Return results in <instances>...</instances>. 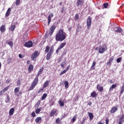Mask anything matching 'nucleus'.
Wrapping results in <instances>:
<instances>
[{"label": "nucleus", "instance_id": "7ed1b4c3", "mask_svg": "<svg viewBox=\"0 0 124 124\" xmlns=\"http://www.w3.org/2000/svg\"><path fill=\"white\" fill-rule=\"evenodd\" d=\"M39 56V53H38V51H35L32 55L31 57V59L32 61H33V62H35L36 58H37V56Z\"/></svg>", "mask_w": 124, "mask_h": 124}, {"label": "nucleus", "instance_id": "f704fd0d", "mask_svg": "<svg viewBox=\"0 0 124 124\" xmlns=\"http://www.w3.org/2000/svg\"><path fill=\"white\" fill-rule=\"evenodd\" d=\"M43 67L41 68L38 73H39V74H42V72H43Z\"/></svg>", "mask_w": 124, "mask_h": 124}, {"label": "nucleus", "instance_id": "c9c22d12", "mask_svg": "<svg viewBox=\"0 0 124 124\" xmlns=\"http://www.w3.org/2000/svg\"><path fill=\"white\" fill-rule=\"evenodd\" d=\"M76 118H77V115H76L72 119V122L74 123L76 121Z\"/></svg>", "mask_w": 124, "mask_h": 124}, {"label": "nucleus", "instance_id": "9d476101", "mask_svg": "<svg viewBox=\"0 0 124 124\" xmlns=\"http://www.w3.org/2000/svg\"><path fill=\"white\" fill-rule=\"evenodd\" d=\"M117 111H118V107H114L111 108L110 112V113L113 114V113H115V112H117Z\"/></svg>", "mask_w": 124, "mask_h": 124}, {"label": "nucleus", "instance_id": "6e6d98bb", "mask_svg": "<svg viewBox=\"0 0 124 124\" xmlns=\"http://www.w3.org/2000/svg\"><path fill=\"white\" fill-rule=\"evenodd\" d=\"M21 85V82L20 81V80H18L17 81V86H20Z\"/></svg>", "mask_w": 124, "mask_h": 124}, {"label": "nucleus", "instance_id": "f3484780", "mask_svg": "<svg viewBox=\"0 0 124 124\" xmlns=\"http://www.w3.org/2000/svg\"><path fill=\"white\" fill-rule=\"evenodd\" d=\"M88 114H89L90 120V121H92V120H93V113H91V112H88Z\"/></svg>", "mask_w": 124, "mask_h": 124}, {"label": "nucleus", "instance_id": "39448f33", "mask_svg": "<svg viewBox=\"0 0 124 124\" xmlns=\"http://www.w3.org/2000/svg\"><path fill=\"white\" fill-rule=\"evenodd\" d=\"M87 26L88 29L89 30L91 26H92V18H91V16H88L87 19Z\"/></svg>", "mask_w": 124, "mask_h": 124}, {"label": "nucleus", "instance_id": "603ef678", "mask_svg": "<svg viewBox=\"0 0 124 124\" xmlns=\"http://www.w3.org/2000/svg\"><path fill=\"white\" fill-rule=\"evenodd\" d=\"M106 124H109V119H106Z\"/></svg>", "mask_w": 124, "mask_h": 124}, {"label": "nucleus", "instance_id": "423d86ee", "mask_svg": "<svg viewBox=\"0 0 124 124\" xmlns=\"http://www.w3.org/2000/svg\"><path fill=\"white\" fill-rule=\"evenodd\" d=\"M85 2V0H78L77 1V6H83Z\"/></svg>", "mask_w": 124, "mask_h": 124}, {"label": "nucleus", "instance_id": "49530a36", "mask_svg": "<svg viewBox=\"0 0 124 124\" xmlns=\"http://www.w3.org/2000/svg\"><path fill=\"white\" fill-rule=\"evenodd\" d=\"M123 123H124V120L120 119L119 122V124H122Z\"/></svg>", "mask_w": 124, "mask_h": 124}, {"label": "nucleus", "instance_id": "0eeeda50", "mask_svg": "<svg viewBox=\"0 0 124 124\" xmlns=\"http://www.w3.org/2000/svg\"><path fill=\"white\" fill-rule=\"evenodd\" d=\"M25 47H32V42L31 41H29L27 43H26L25 44Z\"/></svg>", "mask_w": 124, "mask_h": 124}, {"label": "nucleus", "instance_id": "e433bc0d", "mask_svg": "<svg viewBox=\"0 0 124 124\" xmlns=\"http://www.w3.org/2000/svg\"><path fill=\"white\" fill-rule=\"evenodd\" d=\"M108 5H109L107 3H105L103 4V6H104V8H107V7H108Z\"/></svg>", "mask_w": 124, "mask_h": 124}, {"label": "nucleus", "instance_id": "a19ab883", "mask_svg": "<svg viewBox=\"0 0 124 124\" xmlns=\"http://www.w3.org/2000/svg\"><path fill=\"white\" fill-rule=\"evenodd\" d=\"M7 64H9L10 63V62H11V58H8L7 60Z\"/></svg>", "mask_w": 124, "mask_h": 124}, {"label": "nucleus", "instance_id": "69168bd1", "mask_svg": "<svg viewBox=\"0 0 124 124\" xmlns=\"http://www.w3.org/2000/svg\"><path fill=\"white\" fill-rule=\"evenodd\" d=\"M107 64H108V65L109 64V65L111 64V62H110L109 60V61L108 62Z\"/></svg>", "mask_w": 124, "mask_h": 124}, {"label": "nucleus", "instance_id": "c85d7f7f", "mask_svg": "<svg viewBox=\"0 0 124 124\" xmlns=\"http://www.w3.org/2000/svg\"><path fill=\"white\" fill-rule=\"evenodd\" d=\"M46 97H47V94L44 93L42 97V98H41L42 100H44V99H45Z\"/></svg>", "mask_w": 124, "mask_h": 124}, {"label": "nucleus", "instance_id": "a211bd4d", "mask_svg": "<svg viewBox=\"0 0 124 124\" xmlns=\"http://www.w3.org/2000/svg\"><path fill=\"white\" fill-rule=\"evenodd\" d=\"M14 108H12L10 109V111H9V115L10 116H12V115H13V114H14Z\"/></svg>", "mask_w": 124, "mask_h": 124}, {"label": "nucleus", "instance_id": "4d7b16f0", "mask_svg": "<svg viewBox=\"0 0 124 124\" xmlns=\"http://www.w3.org/2000/svg\"><path fill=\"white\" fill-rule=\"evenodd\" d=\"M18 56L20 59H23V58H24V56H22L21 54H19Z\"/></svg>", "mask_w": 124, "mask_h": 124}, {"label": "nucleus", "instance_id": "09e8293b", "mask_svg": "<svg viewBox=\"0 0 124 124\" xmlns=\"http://www.w3.org/2000/svg\"><path fill=\"white\" fill-rule=\"evenodd\" d=\"M31 116H32L33 117H35V116H36V115H35V112H32Z\"/></svg>", "mask_w": 124, "mask_h": 124}, {"label": "nucleus", "instance_id": "473e14b6", "mask_svg": "<svg viewBox=\"0 0 124 124\" xmlns=\"http://www.w3.org/2000/svg\"><path fill=\"white\" fill-rule=\"evenodd\" d=\"M39 121H41V117H37L36 119H35V122L36 123H39Z\"/></svg>", "mask_w": 124, "mask_h": 124}, {"label": "nucleus", "instance_id": "2f4dec72", "mask_svg": "<svg viewBox=\"0 0 124 124\" xmlns=\"http://www.w3.org/2000/svg\"><path fill=\"white\" fill-rule=\"evenodd\" d=\"M78 19H79V15L78 14H77L75 15V21H77L78 20Z\"/></svg>", "mask_w": 124, "mask_h": 124}, {"label": "nucleus", "instance_id": "052dcab7", "mask_svg": "<svg viewBox=\"0 0 124 124\" xmlns=\"http://www.w3.org/2000/svg\"><path fill=\"white\" fill-rule=\"evenodd\" d=\"M39 75H40V74H39V73H38L37 76H36V78H38V77H39Z\"/></svg>", "mask_w": 124, "mask_h": 124}, {"label": "nucleus", "instance_id": "cd10ccee", "mask_svg": "<svg viewBox=\"0 0 124 124\" xmlns=\"http://www.w3.org/2000/svg\"><path fill=\"white\" fill-rule=\"evenodd\" d=\"M66 63L65 62H63L61 63V65L62 68H64V65H65Z\"/></svg>", "mask_w": 124, "mask_h": 124}, {"label": "nucleus", "instance_id": "c756f323", "mask_svg": "<svg viewBox=\"0 0 124 124\" xmlns=\"http://www.w3.org/2000/svg\"><path fill=\"white\" fill-rule=\"evenodd\" d=\"M64 84H65V89H67L68 88V85H69L68 81H65L64 82Z\"/></svg>", "mask_w": 124, "mask_h": 124}, {"label": "nucleus", "instance_id": "1a4fd4ad", "mask_svg": "<svg viewBox=\"0 0 124 124\" xmlns=\"http://www.w3.org/2000/svg\"><path fill=\"white\" fill-rule=\"evenodd\" d=\"M54 17V15L53 14H50L48 17H47V20H48V23L47 25L49 26L50 25V23H51V18H53Z\"/></svg>", "mask_w": 124, "mask_h": 124}, {"label": "nucleus", "instance_id": "58836bf2", "mask_svg": "<svg viewBox=\"0 0 124 124\" xmlns=\"http://www.w3.org/2000/svg\"><path fill=\"white\" fill-rule=\"evenodd\" d=\"M10 100V98L9 97V96H7V100L5 101V102L7 103V102H9V101Z\"/></svg>", "mask_w": 124, "mask_h": 124}, {"label": "nucleus", "instance_id": "5fc2aeb1", "mask_svg": "<svg viewBox=\"0 0 124 124\" xmlns=\"http://www.w3.org/2000/svg\"><path fill=\"white\" fill-rule=\"evenodd\" d=\"M56 124H58V123H60V118H57L56 122Z\"/></svg>", "mask_w": 124, "mask_h": 124}, {"label": "nucleus", "instance_id": "de8ad7c7", "mask_svg": "<svg viewBox=\"0 0 124 124\" xmlns=\"http://www.w3.org/2000/svg\"><path fill=\"white\" fill-rule=\"evenodd\" d=\"M50 59H51V56H50L49 55H47L46 56V60H47V61H49V60H50Z\"/></svg>", "mask_w": 124, "mask_h": 124}, {"label": "nucleus", "instance_id": "8fccbe9b", "mask_svg": "<svg viewBox=\"0 0 124 124\" xmlns=\"http://www.w3.org/2000/svg\"><path fill=\"white\" fill-rule=\"evenodd\" d=\"M111 87L113 88V89H115V88H116V87H117V85H116V84H113V85L111 86Z\"/></svg>", "mask_w": 124, "mask_h": 124}, {"label": "nucleus", "instance_id": "393cba45", "mask_svg": "<svg viewBox=\"0 0 124 124\" xmlns=\"http://www.w3.org/2000/svg\"><path fill=\"white\" fill-rule=\"evenodd\" d=\"M58 103L60 104V106H62V107H63V106H64V103L62 101V100H59Z\"/></svg>", "mask_w": 124, "mask_h": 124}, {"label": "nucleus", "instance_id": "bb28decb", "mask_svg": "<svg viewBox=\"0 0 124 124\" xmlns=\"http://www.w3.org/2000/svg\"><path fill=\"white\" fill-rule=\"evenodd\" d=\"M41 110H42V108H39L36 109L35 110L36 114H39V112H40Z\"/></svg>", "mask_w": 124, "mask_h": 124}, {"label": "nucleus", "instance_id": "0e129e2a", "mask_svg": "<svg viewBox=\"0 0 124 124\" xmlns=\"http://www.w3.org/2000/svg\"><path fill=\"white\" fill-rule=\"evenodd\" d=\"M43 91V89H41L40 90H39V91H38V93H41V92H42Z\"/></svg>", "mask_w": 124, "mask_h": 124}, {"label": "nucleus", "instance_id": "412c9836", "mask_svg": "<svg viewBox=\"0 0 124 124\" xmlns=\"http://www.w3.org/2000/svg\"><path fill=\"white\" fill-rule=\"evenodd\" d=\"M121 89V91H120V94H123L124 93V84L120 88Z\"/></svg>", "mask_w": 124, "mask_h": 124}, {"label": "nucleus", "instance_id": "e2e57ef3", "mask_svg": "<svg viewBox=\"0 0 124 124\" xmlns=\"http://www.w3.org/2000/svg\"><path fill=\"white\" fill-rule=\"evenodd\" d=\"M92 102H89L88 103V105H89V106H91V105H92Z\"/></svg>", "mask_w": 124, "mask_h": 124}, {"label": "nucleus", "instance_id": "dca6fc26", "mask_svg": "<svg viewBox=\"0 0 124 124\" xmlns=\"http://www.w3.org/2000/svg\"><path fill=\"white\" fill-rule=\"evenodd\" d=\"M49 83L50 81L46 80L44 84L43 88H47V86H49Z\"/></svg>", "mask_w": 124, "mask_h": 124}, {"label": "nucleus", "instance_id": "4be33fe9", "mask_svg": "<svg viewBox=\"0 0 124 124\" xmlns=\"http://www.w3.org/2000/svg\"><path fill=\"white\" fill-rule=\"evenodd\" d=\"M65 44H66L65 43H62L60 46H59V47H58L59 49H62V48H63L64 46H65Z\"/></svg>", "mask_w": 124, "mask_h": 124}, {"label": "nucleus", "instance_id": "6ab92c4d", "mask_svg": "<svg viewBox=\"0 0 124 124\" xmlns=\"http://www.w3.org/2000/svg\"><path fill=\"white\" fill-rule=\"evenodd\" d=\"M5 30H6L5 26L4 25H2L0 28V31H5Z\"/></svg>", "mask_w": 124, "mask_h": 124}, {"label": "nucleus", "instance_id": "2eb2a0df", "mask_svg": "<svg viewBox=\"0 0 124 124\" xmlns=\"http://www.w3.org/2000/svg\"><path fill=\"white\" fill-rule=\"evenodd\" d=\"M8 89H9V86H7L6 87L4 88L3 90H2L0 93H4L6 91L8 90Z\"/></svg>", "mask_w": 124, "mask_h": 124}, {"label": "nucleus", "instance_id": "a18cd8bd", "mask_svg": "<svg viewBox=\"0 0 124 124\" xmlns=\"http://www.w3.org/2000/svg\"><path fill=\"white\" fill-rule=\"evenodd\" d=\"M66 70H63V71H62V72H61V73L60 74V76L61 75H62V74H64V73H66Z\"/></svg>", "mask_w": 124, "mask_h": 124}, {"label": "nucleus", "instance_id": "338daca9", "mask_svg": "<svg viewBox=\"0 0 124 124\" xmlns=\"http://www.w3.org/2000/svg\"><path fill=\"white\" fill-rule=\"evenodd\" d=\"M60 50H61V49H59V47H58V49L56 50V53H58Z\"/></svg>", "mask_w": 124, "mask_h": 124}, {"label": "nucleus", "instance_id": "bf43d9fd", "mask_svg": "<svg viewBox=\"0 0 124 124\" xmlns=\"http://www.w3.org/2000/svg\"><path fill=\"white\" fill-rule=\"evenodd\" d=\"M114 60V59L113 58H110V59H109V62H113V60Z\"/></svg>", "mask_w": 124, "mask_h": 124}, {"label": "nucleus", "instance_id": "ea45409f", "mask_svg": "<svg viewBox=\"0 0 124 124\" xmlns=\"http://www.w3.org/2000/svg\"><path fill=\"white\" fill-rule=\"evenodd\" d=\"M49 50H50V47H49V46H46L45 50V52L46 53H48V52H49Z\"/></svg>", "mask_w": 124, "mask_h": 124}, {"label": "nucleus", "instance_id": "7c9ffc66", "mask_svg": "<svg viewBox=\"0 0 124 124\" xmlns=\"http://www.w3.org/2000/svg\"><path fill=\"white\" fill-rule=\"evenodd\" d=\"M20 1H21L20 0H16V6H18V5H20Z\"/></svg>", "mask_w": 124, "mask_h": 124}, {"label": "nucleus", "instance_id": "13d9d810", "mask_svg": "<svg viewBox=\"0 0 124 124\" xmlns=\"http://www.w3.org/2000/svg\"><path fill=\"white\" fill-rule=\"evenodd\" d=\"M124 115H123L121 116L120 119H121V120H124Z\"/></svg>", "mask_w": 124, "mask_h": 124}, {"label": "nucleus", "instance_id": "ddd939ff", "mask_svg": "<svg viewBox=\"0 0 124 124\" xmlns=\"http://www.w3.org/2000/svg\"><path fill=\"white\" fill-rule=\"evenodd\" d=\"M10 12H11V9L10 8H9L5 14L6 17H8V16H9V15H10Z\"/></svg>", "mask_w": 124, "mask_h": 124}, {"label": "nucleus", "instance_id": "72a5a7b5", "mask_svg": "<svg viewBox=\"0 0 124 124\" xmlns=\"http://www.w3.org/2000/svg\"><path fill=\"white\" fill-rule=\"evenodd\" d=\"M19 91H20L19 88L17 87V88H15V93H18L19 92Z\"/></svg>", "mask_w": 124, "mask_h": 124}, {"label": "nucleus", "instance_id": "774afa93", "mask_svg": "<svg viewBox=\"0 0 124 124\" xmlns=\"http://www.w3.org/2000/svg\"><path fill=\"white\" fill-rule=\"evenodd\" d=\"M113 88H112L111 87L109 88V92H110V91H113Z\"/></svg>", "mask_w": 124, "mask_h": 124}, {"label": "nucleus", "instance_id": "4468645a", "mask_svg": "<svg viewBox=\"0 0 124 124\" xmlns=\"http://www.w3.org/2000/svg\"><path fill=\"white\" fill-rule=\"evenodd\" d=\"M57 110L56 109H53L50 114L51 117H54L55 116V114H56Z\"/></svg>", "mask_w": 124, "mask_h": 124}, {"label": "nucleus", "instance_id": "3c124183", "mask_svg": "<svg viewBox=\"0 0 124 124\" xmlns=\"http://www.w3.org/2000/svg\"><path fill=\"white\" fill-rule=\"evenodd\" d=\"M40 105V101H38L37 103V107H39V105Z\"/></svg>", "mask_w": 124, "mask_h": 124}, {"label": "nucleus", "instance_id": "9b49d317", "mask_svg": "<svg viewBox=\"0 0 124 124\" xmlns=\"http://www.w3.org/2000/svg\"><path fill=\"white\" fill-rule=\"evenodd\" d=\"M53 31H47L46 33L45 38H47L48 36H51L53 34Z\"/></svg>", "mask_w": 124, "mask_h": 124}, {"label": "nucleus", "instance_id": "6e6552de", "mask_svg": "<svg viewBox=\"0 0 124 124\" xmlns=\"http://www.w3.org/2000/svg\"><path fill=\"white\" fill-rule=\"evenodd\" d=\"M104 52H105V47L100 46L99 47V53H100V54H103Z\"/></svg>", "mask_w": 124, "mask_h": 124}, {"label": "nucleus", "instance_id": "680f3d73", "mask_svg": "<svg viewBox=\"0 0 124 124\" xmlns=\"http://www.w3.org/2000/svg\"><path fill=\"white\" fill-rule=\"evenodd\" d=\"M85 120H86V119H83V121H82V122H81V124H85Z\"/></svg>", "mask_w": 124, "mask_h": 124}, {"label": "nucleus", "instance_id": "a878e982", "mask_svg": "<svg viewBox=\"0 0 124 124\" xmlns=\"http://www.w3.org/2000/svg\"><path fill=\"white\" fill-rule=\"evenodd\" d=\"M91 96L92 97H96V92H93L91 93Z\"/></svg>", "mask_w": 124, "mask_h": 124}, {"label": "nucleus", "instance_id": "5701e85b", "mask_svg": "<svg viewBox=\"0 0 124 124\" xmlns=\"http://www.w3.org/2000/svg\"><path fill=\"white\" fill-rule=\"evenodd\" d=\"M33 69V66L32 65H30L28 67L29 72H31V71H32Z\"/></svg>", "mask_w": 124, "mask_h": 124}, {"label": "nucleus", "instance_id": "864d4df0", "mask_svg": "<svg viewBox=\"0 0 124 124\" xmlns=\"http://www.w3.org/2000/svg\"><path fill=\"white\" fill-rule=\"evenodd\" d=\"M10 79H7L6 80V83H7V84H8V83H9L10 82Z\"/></svg>", "mask_w": 124, "mask_h": 124}, {"label": "nucleus", "instance_id": "20e7f679", "mask_svg": "<svg viewBox=\"0 0 124 124\" xmlns=\"http://www.w3.org/2000/svg\"><path fill=\"white\" fill-rule=\"evenodd\" d=\"M38 82V78H35L33 82L32 83L31 86L29 90L30 91H31V90H33V88L35 87V86H36Z\"/></svg>", "mask_w": 124, "mask_h": 124}, {"label": "nucleus", "instance_id": "f257e3e1", "mask_svg": "<svg viewBox=\"0 0 124 124\" xmlns=\"http://www.w3.org/2000/svg\"><path fill=\"white\" fill-rule=\"evenodd\" d=\"M66 38V33L63 31H59L56 36V41H63Z\"/></svg>", "mask_w": 124, "mask_h": 124}, {"label": "nucleus", "instance_id": "37998d69", "mask_svg": "<svg viewBox=\"0 0 124 124\" xmlns=\"http://www.w3.org/2000/svg\"><path fill=\"white\" fill-rule=\"evenodd\" d=\"M121 61H122V57H120V58H118V59H117L116 62H121Z\"/></svg>", "mask_w": 124, "mask_h": 124}, {"label": "nucleus", "instance_id": "79ce46f5", "mask_svg": "<svg viewBox=\"0 0 124 124\" xmlns=\"http://www.w3.org/2000/svg\"><path fill=\"white\" fill-rule=\"evenodd\" d=\"M8 44L10 46V47H13V42H10L8 43Z\"/></svg>", "mask_w": 124, "mask_h": 124}, {"label": "nucleus", "instance_id": "f03ea898", "mask_svg": "<svg viewBox=\"0 0 124 124\" xmlns=\"http://www.w3.org/2000/svg\"><path fill=\"white\" fill-rule=\"evenodd\" d=\"M114 27V25H111L110 26H109L108 27V31H113L114 30V31H122L123 30H122V28L121 27H116L114 28H112Z\"/></svg>", "mask_w": 124, "mask_h": 124}, {"label": "nucleus", "instance_id": "4c0bfd02", "mask_svg": "<svg viewBox=\"0 0 124 124\" xmlns=\"http://www.w3.org/2000/svg\"><path fill=\"white\" fill-rule=\"evenodd\" d=\"M15 28H16V26L13 25L11 27V31H13L15 30Z\"/></svg>", "mask_w": 124, "mask_h": 124}, {"label": "nucleus", "instance_id": "c03bdc74", "mask_svg": "<svg viewBox=\"0 0 124 124\" xmlns=\"http://www.w3.org/2000/svg\"><path fill=\"white\" fill-rule=\"evenodd\" d=\"M53 53V51L52 50H50L49 52H48L47 55L51 57V54Z\"/></svg>", "mask_w": 124, "mask_h": 124}, {"label": "nucleus", "instance_id": "aec40b11", "mask_svg": "<svg viewBox=\"0 0 124 124\" xmlns=\"http://www.w3.org/2000/svg\"><path fill=\"white\" fill-rule=\"evenodd\" d=\"M97 89L98 91H99V92H102L103 91V87L102 86H99V85L97 86Z\"/></svg>", "mask_w": 124, "mask_h": 124}, {"label": "nucleus", "instance_id": "b1692460", "mask_svg": "<svg viewBox=\"0 0 124 124\" xmlns=\"http://www.w3.org/2000/svg\"><path fill=\"white\" fill-rule=\"evenodd\" d=\"M96 64V62H93L91 66V68H92L93 70H94V69H95V68H94V66H95Z\"/></svg>", "mask_w": 124, "mask_h": 124}, {"label": "nucleus", "instance_id": "f8f14e48", "mask_svg": "<svg viewBox=\"0 0 124 124\" xmlns=\"http://www.w3.org/2000/svg\"><path fill=\"white\" fill-rule=\"evenodd\" d=\"M57 27V25L55 24H53L51 27L50 28V31H54L55 30H56V28Z\"/></svg>", "mask_w": 124, "mask_h": 124}]
</instances>
